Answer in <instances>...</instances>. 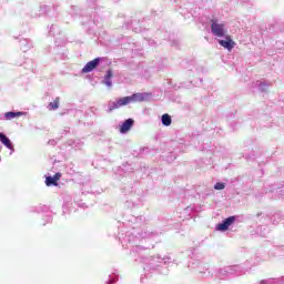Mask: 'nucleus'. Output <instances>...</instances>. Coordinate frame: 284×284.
Segmentation results:
<instances>
[{
  "label": "nucleus",
  "mask_w": 284,
  "mask_h": 284,
  "mask_svg": "<svg viewBox=\"0 0 284 284\" xmlns=\"http://www.w3.org/2000/svg\"><path fill=\"white\" fill-rule=\"evenodd\" d=\"M140 263H144L143 270H144V276H148L149 274H163L164 276H168L169 270L168 266L170 263H172V257L164 256L161 257V255L151 256V257H143L141 255Z\"/></svg>",
  "instance_id": "nucleus-1"
},
{
  "label": "nucleus",
  "mask_w": 284,
  "mask_h": 284,
  "mask_svg": "<svg viewBox=\"0 0 284 284\" xmlns=\"http://www.w3.org/2000/svg\"><path fill=\"white\" fill-rule=\"evenodd\" d=\"M211 32L214 37H225L227 29H225L224 23H220L219 20L213 19L211 20Z\"/></svg>",
  "instance_id": "nucleus-2"
},
{
  "label": "nucleus",
  "mask_w": 284,
  "mask_h": 284,
  "mask_svg": "<svg viewBox=\"0 0 284 284\" xmlns=\"http://www.w3.org/2000/svg\"><path fill=\"white\" fill-rule=\"evenodd\" d=\"M129 103H131L130 97L120 98L118 101L110 104L109 112H113V110H119V108H123V105H129Z\"/></svg>",
  "instance_id": "nucleus-3"
},
{
  "label": "nucleus",
  "mask_w": 284,
  "mask_h": 284,
  "mask_svg": "<svg viewBox=\"0 0 284 284\" xmlns=\"http://www.w3.org/2000/svg\"><path fill=\"white\" fill-rule=\"evenodd\" d=\"M240 267L237 265L225 266L220 268V276H232V274H239Z\"/></svg>",
  "instance_id": "nucleus-4"
},
{
  "label": "nucleus",
  "mask_w": 284,
  "mask_h": 284,
  "mask_svg": "<svg viewBox=\"0 0 284 284\" xmlns=\"http://www.w3.org/2000/svg\"><path fill=\"white\" fill-rule=\"evenodd\" d=\"M225 40H219L220 45L225 48L226 50L231 51L236 45V42L232 40V36H224Z\"/></svg>",
  "instance_id": "nucleus-5"
},
{
  "label": "nucleus",
  "mask_w": 284,
  "mask_h": 284,
  "mask_svg": "<svg viewBox=\"0 0 284 284\" xmlns=\"http://www.w3.org/2000/svg\"><path fill=\"white\" fill-rule=\"evenodd\" d=\"M99 63H101V58H95L92 61H89L82 69V72L84 74H88V72H92V70H94Z\"/></svg>",
  "instance_id": "nucleus-6"
},
{
  "label": "nucleus",
  "mask_w": 284,
  "mask_h": 284,
  "mask_svg": "<svg viewBox=\"0 0 284 284\" xmlns=\"http://www.w3.org/2000/svg\"><path fill=\"white\" fill-rule=\"evenodd\" d=\"M232 223H234V216H230L225 221H223V223L217 224L216 229L219 230V232H225L230 229V225H232Z\"/></svg>",
  "instance_id": "nucleus-7"
},
{
  "label": "nucleus",
  "mask_w": 284,
  "mask_h": 284,
  "mask_svg": "<svg viewBox=\"0 0 284 284\" xmlns=\"http://www.w3.org/2000/svg\"><path fill=\"white\" fill-rule=\"evenodd\" d=\"M133 125H134V120L132 119L125 120L120 128L121 134H125V132H130Z\"/></svg>",
  "instance_id": "nucleus-8"
},
{
  "label": "nucleus",
  "mask_w": 284,
  "mask_h": 284,
  "mask_svg": "<svg viewBox=\"0 0 284 284\" xmlns=\"http://www.w3.org/2000/svg\"><path fill=\"white\" fill-rule=\"evenodd\" d=\"M131 103H141L145 101V97H143V93H134L129 97Z\"/></svg>",
  "instance_id": "nucleus-9"
},
{
  "label": "nucleus",
  "mask_w": 284,
  "mask_h": 284,
  "mask_svg": "<svg viewBox=\"0 0 284 284\" xmlns=\"http://www.w3.org/2000/svg\"><path fill=\"white\" fill-rule=\"evenodd\" d=\"M0 141L2 145L8 148V150H12V141H10L6 134L0 133Z\"/></svg>",
  "instance_id": "nucleus-10"
},
{
  "label": "nucleus",
  "mask_w": 284,
  "mask_h": 284,
  "mask_svg": "<svg viewBox=\"0 0 284 284\" xmlns=\"http://www.w3.org/2000/svg\"><path fill=\"white\" fill-rule=\"evenodd\" d=\"M114 77V73L112 72V70H109L104 77V83L105 85H108V88H112V79Z\"/></svg>",
  "instance_id": "nucleus-11"
},
{
  "label": "nucleus",
  "mask_w": 284,
  "mask_h": 284,
  "mask_svg": "<svg viewBox=\"0 0 284 284\" xmlns=\"http://www.w3.org/2000/svg\"><path fill=\"white\" fill-rule=\"evenodd\" d=\"M116 281H119V273L114 271L111 275H109L106 284H114Z\"/></svg>",
  "instance_id": "nucleus-12"
},
{
  "label": "nucleus",
  "mask_w": 284,
  "mask_h": 284,
  "mask_svg": "<svg viewBox=\"0 0 284 284\" xmlns=\"http://www.w3.org/2000/svg\"><path fill=\"white\" fill-rule=\"evenodd\" d=\"M4 116L8 121H10L12 119H16V116H23V112H7Z\"/></svg>",
  "instance_id": "nucleus-13"
},
{
  "label": "nucleus",
  "mask_w": 284,
  "mask_h": 284,
  "mask_svg": "<svg viewBox=\"0 0 284 284\" xmlns=\"http://www.w3.org/2000/svg\"><path fill=\"white\" fill-rule=\"evenodd\" d=\"M162 123L165 126H170L172 125V116H170V114L165 113L162 115Z\"/></svg>",
  "instance_id": "nucleus-14"
},
{
  "label": "nucleus",
  "mask_w": 284,
  "mask_h": 284,
  "mask_svg": "<svg viewBox=\"0 0 284 284\" xmlns=\"http://www.w3.org/2000/svg\"><path fill=\"white\" fill-rule=\"evenodd\" d=\"M60 101H61L60 98H55L53 102L49 103V110H59Z\"/></svg>",
  "instance_id": "nucleus-15"
},
{
  "label": "nucleus",
  "mask_w": 284,
  "mask_h": 284,
  "mask_svg": "<svg viewBox=\"0 0 284 284\" xmlns=\"http://www.w3.org/2000/svg\"><path fill=\"white\" fill-rule=\"evenodd\" d=\"M262 261H270V258H272V256H274L273 252H267V251H263L262 253Z\"/></svg>",
  "instance_id": "nucleus-16"
},
{
  "label": "nucleus",
  "mask_w": 284,
  "mask_h": 284,
  "mask_svg": "<svg viewBox=\"0 0 284 284\" xmlns=\"http://www.w3.org/2000/svg\"><path fill=\"white\" fill-rule=\"evenodd\" d=\"M45 185H47L48 187H50L51 185L57 186V185H59V183L54 180V178H52V176H47V179H45Z\"/></svg>",
  "instance_id": "nucleus-17"
},
{
  "label": "nucleus",
  "mask_w": 284,
  "mask_h": 284,
  "mask_svg": "<svg viewBox=\"0 0 284 284\" xmlns=\"http://www.w3.org/2000/svg\"><path fill=\"white\" fill-rule=\"evenodd\" d=\"M200 265H201V262H190L189 263L190 270H194L196 267H201Z\"/></svg>",
  "instance_id": "nucleus-18"
},
{
  "label": "nucleus",
  "mask_w": 284,
  "mask_h": 284,
  "mask_svg": "<svg viewBox=\"0 0 284 284\" xmlns=\"http://www.w3.org/2000/svg\"><path fill=\"white\" fill-rule=\"evenodd\" d=\"M214 190H225V183H223V182H217V183L214 185Z\"/></svg>",
  "instance_id": "nucleus-19"
},
{
  "label": "nucleus",
  "mask_w": 284,
  "mask_h": 284,
  "mask_svg": "<svg viewBox=\"0 0 284 284\" xmlns=\"http://www.w3.org/2000/svg\"><path fill=\"white\" fill-rule=\"evenodd\" d=\"M61 176H62L61 173H55L54 174L53 180H55V183H57V181H61Z\"/></svg>",
  "instance_id": "nucleus-20"
},
{
  "label": "nucleus",
  "mask_w": 284,
  "mask_h": 284,
  "mask_svg": "<svg viewBox=\"0 0 284 284\" xmlns=\"http://www.w3.org/2000/svg\"><path fill=\"white\" fill-rule=\"evenodd\" d=\"M199 273H200V274H207V272H206V271H203V270H200Z\"/></svg>",
  "instance_id": "nucleus-21"
},
{
  "label": "nucleus",
  "mask_w": 284,
  "mask_h": 284,
  "mask_svg": "<svg viewBox=\"0 0 284 284\" xmlns=\"http://www.w3.org/2000/svg\"><path fill=\"white\" fill-rule=\"evenodd\" d=\"M207 276H212V272H210V268H206Z\"/></svg>",
  "instance_id": "nucleus-22"
},
{
  "label": "nucleus",
  "mask_w": 284,
  "mask_h": 284,
  "mask_svg": "<svg viewBox=\"0 0 284 284\" xmlns=\"http://www.w3.org/2000/svg\"><path fill=\"white\" fill-rule=\"evenodd\" d=\"M192 256H196V251H191Z\"/></svg>",
  "instance_id": "nucleus-23"
},
{
  "label": "nucleus",
  "mask_w": 284,
  "mask_h": 284,
  "mask_svg": "<svg viewBox=\"0 0 284 284\" xmlns=\"http://www.w3.org/2000/svg\"><path fill=\"white\" fill-rule=\"evenodd\" d=\"M265 283H267L266 281H262V284H265Z\"/></svg>",
  "instance_id": "nucleus-24"
},
{
  "label": "nucleus",
  "mask_w": 284,
  "mask_h": 284,
  "mask_svg": "<svg viewBox=\"0 0 284 284\" xmlns=\"http://www.w3.org/2000/svg\"><path fill=\"white\" fill-rule=\"evenodd\" d=\"M139 256H142L141 253H138Z\"/></svg>",
  "instance_id": "nucleus-25"
},
{
  "label": "nucleus",
  "mask_w": 284,
  "mask_h": 284,
  "mask_svg": "<svg viewBox=\"0 0 284 284\" xmlns=\"http://www.w3.org/2000/svg\"><path fill=\"white\" fill-rule=\"evenodd\" d=\"M141 282H143V276L141 277Z\"/></svg>",
  "instance_id": "nucleus-26"
},
{
  "label": "nucleus",
  "mask_w": 284,
  "mask_h": 284,
  "mask_svg": "<svg viewBox=\"0 0 284 284\" xmlns=\"http://www.w3.org/2000/svg\"><path fill=\"white\" fill-rule=\"evenodd\" d=\"M133 252L138 253L139 251H133Z\"/></svg>",
  "instance_id": "nucleus-27"
}]
</instances>
